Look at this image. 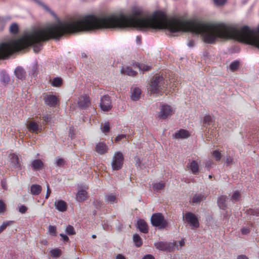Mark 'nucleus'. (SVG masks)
Here are the masks:
<instances>
[{"label": "nucleus", "instance_id": "obj_1", "mask_svg": "<svg viewBox=\"0 0 259 259\" xmlns=\"http://www.w3.org/2000/svg\"><path fill=\"white\" fill-rule=\"evenodd\" d=\"M128 27L138 28V10L133 12L130 16L124 14L111 15L103 17L87 15L81 19L60 21L24 34L20 38L33 33L37 36L31 39L30 44L14 53L33 46L34 52L41 49L40 43L50 39L59 40L63 36L82 31H89L103 28H123Z\"/></svg>", "mask_w": 259, "mask_h": 259}, {"label": "nucleus", "instance_id": "obj_2", "mask_svg": "<svg viewBox=\"0 0 259 259\" xmlns=\"http://www.w3.org/2000/svg\"><path fill=\"white\" fill-rule=\"evenodd\" d=\"M167 29L170 32H191L200 34L207 44H213L217 38H234L259 48V25L256 29L247 26L237 28L224 23H203L177 18L168 19L165 14L158 12V29Z\"/></svg>", "mask_w": 259, "mask_h": 259}, {"label": "nucleus", "instance_id": "obj_3", "mask_svg": "<svg viewBox=\"0 0 259 259\" xmlns=\"http://www.w3.org/2000/svg\"><path fill=\"white\" fill-rule=\"evenodd\" d=\"M37 36V34L36 33H33L31 35H26L22 38L1 44L0 59H5L9 56L12 55L14 53V51L19 50L28 46L30 44L31 39Z\"/></svg>", "mask_w": 259, "mask_h": 259}, {"label": "nucleus", "instance_id": "obj_4", "mask_svg": "<svg viewBox=\"0 0 259 259\" xmlns=\"http://www.w3.org/2000/svg\"><path fill=\"white\" fill-rule=\"evenodd\" d=\"M167 85V81L162 76L155 74L151 78L147 89L151 94H161Z\"/></svg>", "mask_w": 259, "mask_h": 259}, {"label": "nucleus", "instance_id": "obj_5", "mask_svg": "<svg viewBox=\"0 0 259 259\" xmlns=\"http://www.w3.org/2000/svg\"><path fill=\"white\" fill-rule=\"evenodd\" d=\"M151 222L153 226L158 227L160 229L164 228L167 225V222L161 213L153 214L151 218Z\"/></svg>", "mask_w": 259, "mask_h": 259}, {"label": "nucleus", "instance_id": "obj_6", "mask_svg": "<svg viewBox=\"0 0 259 259\" xmlns=\"http://www.w3.org/2000/svg\"><path fill=\"white\" fill-rule=\"evenodd\" d=\"M41 119L40 117H36L33 120H29L27 124V128L28 131L35 134L40 133L42 129V123L40 122Z\"/></svg>", "mask_w": 259, "mask_h": 259}, {"label": "nucleus", "instance_id": "obj_7", "mask_svg": "<svg viewBox=\"0 0 259 259\" xmlns=\"http://www.w3.org/2000/svg\"><path fill=\"white\" fill-rule=\"evenodd\" d=\"M177 242H167L159 241L154 243L155 248L159 250L166 251L168 252L173 251L177 246Z\"/></svg>", "mask_w": 259, "mask_h": 259}, {"label": "nucleus", "instance_id": "obj_8", "mask_svg": "<svg viewBox=\"0 0 259 259\" xmlns=\"http://www.w3.org/2000/svg\"><path fill=\"white\" fill-rule=\"evenodd\" d=\"M123 156L120 152L115 153L112 161V167L114 170L121 169L123 163Z\"/></svg>", "mask_w": 259, "mask_h": 259}, {"label": "nucleus", "instance_id": "obj_9", "mask_svg": "<svg viewBox=\"0 0 259 259\" xmlns=\"http://www.w3.org/2000/svg\"><path fill=\"white\" fill-rule=\"evenodd\" d=\"M186 221L192 227V228H197L199 226L198 219L196 215L192 212H187L185 215Z\"/></svg>", "mask_w": 259, "mask_h": 259}, {"label": "nucleus", "instance_id": "obj_10", "mask_svg": "<svg viewBox=\"0 0 259 259\" xmlns=\"http://www.w3.org/2000/svg\"><path fill=\"white\" fill-rule=\"evenodd\" d=\"M100 106L102 110L108 111L112 108L111 100L109 96L105 95L101 98Z\"/></svg>", "mask_w": 259, "mask_h": 259}, {"label": "nucleus", "instance_id": "obj_11", "mask_svg": "<svg viewBox=\"0 0 259 259\" xmlns=\"http://www.w3.org/2000/svg\"><path fill=\"white\" fill-rule=\"evenodd\" d=\"M174 113L172 108L167 105H163L161 107L159 117L162 119H166Z\"/></svg>", "mask_w": 259, "mask_h": 259}, {"label": "nucleus", "instance_id": "obj_12", "mask_svg": "<svg viewBox=\"0 0 259 259\" xmlns=\"http://www.w3.org/2000/svg\"><path fill=\"white\" fill-rule=\"evenodd\" d=\"M9 158L11 165L13 168L17 170H21L22 169L21 163L17 155L15 153L10 154Z\"/></svg>", "mask_w": 259, "mask_h": 259}, {"label": "nucleus", "instance_id": "obj_13", "mask_svg": "<svg viewBox=\"0 0 259 259\" xmlns=\"http://www.w3.org/2000/svg\"><path fill=\"white\" fill-rule=\"evenodd\" d=\"M77 104L81 109H86L91 105V99L87 95L82 96L79 97Z\"/></svg>", "mask_w": 259, "mask_h": 259}, {"label": "nucleus", "instance_id": "obj_14", "mask_svg": "<svg viewBox=\"0 0 259 259\" xmlns=\"http://www.w3.org/2000/svg\"><path fill=\"white\" fill-rule=\"evenodd\" d=\"M57 98L52 95H48L45 98V102L51 107H55L57 103Z\"/></svg>", "mask_w": 259, "mask_h": 259}, {"label": "nucleus", "instance_id": "obj_15", "mask_svg": "<svg viewBox=\"0 0 259 259\" xmlns=\"http://www.w3.org/2000/svg\"><path fill=\"white\" fill-rule=\"evenodd\" d=\"M108 150V148L104 142H99L95 147V151L100 154L106 153Z\"/></svg>", "mask_w": 259, "mask_h": 259}, {"label": "nucleus", "instance_id": "obj_16", "mask_svg": "<svg viewBox=\"0 0 259 259\" xmlns=\"http://www.w3.org/2000/svg\"><path fill=\"white\" fill-rule=\"evenodd\" d=\"M187 166L191 170L193 175H197L199 174V166L198 162L196 160H192L188 164Z\"/></svg>", "mask_w": 259, "mask_h": 259}, {"label": "nucleus", "instance_id": "obj_17", "mask_svg": "<svg viewBox=\"0 0 259 259\" xmlns=\"http://www.w3.org/2000/svg\"><path fill=\"white\" fill-rule=\"evenodd\" d=\"M55 206L56 208L61 212H64L67 209L66 202L62 200L56 201L55 202Z\"/></svg>", "mask_w": 259, "mask_h": 259}, {"label": "nucleus", "instance_id": "obj_18", "mask_svg": "<svg viewBox=\"0 0 259 259\" xmlns=\"http://www.w3.org/2000/svg\"><path fill=\"white\" fill-rule=\"evenodd\" d=\"M137 227L139 230L144 233H147L148 232V225L147 223L143 219H140L137 222Z\"/></svg>", "mask_w": 259, "mask_h": 259}, {"label": "nucleus", "instance_id": "obj_19", "mask_svg": "<svg viewBox=\"0 0 259 259\" xmlns=\"http://www.w3.org/2000/svg\"><path fill=\"white\" fill-rule=\"evenodd\" d=\"M190 136L189 132L184 129H181L177 131L175 134L176 139H186Z\"/></svg>", "mask_w": 259, "mask_h": 259}, {"label": "nucleus", "instance_id": "obj_20", "mask_svg": "<svg viewBox=\"0 0 259 259\" xmlns=\"http://www.w3.org/2000/svg\"><path fill=\"white\" fill-rule=\"evenodd\" d=\"M44 163L40 159H35L31 162V167L34 170H38L42 168Z\"/></svg>", "mask_w": 259, "mask_h": 259}, {"label": "nucleus", "instance_id": "obj_21", "mask_svg": "<svg viewBox=\"0 0 259 259\" xmlns=\"http://www.w3.org/2000/svg\"><path fill=\"white\" fill-rule=\"evenodd\" d=\"M228 199V197L226 196H221L218 198V204L219 207L225 210L227 208L226 201Z\"/></svg>", "mask_w": 259, "mask_h": 259}, {"label": "nucleus", "instance_id": "obj_22", "mask_svg": "<svg viewBox=\"0 0 259 259\" xmlns=\"http://www.w3.org/2000/svg\"><path fill=\"white\" fill-rule=\"evenodd\" d=\"M105 201L107 203L113 204L117 202V197L116 195L110 193L105 196Z\"/></svg>", "mask_w": 259, "mask_h": 259}, {"label": "nucleus", "instance_id": "obj_23", "mask_svg": "<svg viewBox=\"0 0 259 259\" xmlns=\"http://www.w3.org/2000/svg\"><path fill=\"white\" fill-rule=\"evenodd\" d=\"M121 73L127 75L131 76H135L137 74V72L134 71L131 67H122L121 69Z\"/></svg>", "mask_w": 259, "mask_h": 259}, {"label": "nucleus", "instance_id": "obj_24", "mask_svg": "<svg viewBox=\"0 0 259 259\" xmlns=\"http://www.w3.org/2000/svg\"><path fill=\"white\" fill-rule=\"evenodd\" d=\"M42 190V188L39 185L33 184L30 186V192L32 195H38Z\"/></svg>", "mask_w": 259, "mask_h": 259}, {"label": "nucleus", "instance_id": "obj_25", "mask_svg": "<svg viewBox=\"0 0 259 259\" xmlns=\"http://www.w3.org/2000/svg\"><path fill=\"white\" fill-rule=\"evenodd\" d=\"M15 73L16 77L20 79H23L25 78L26 72L25 70L21 67H17L15 70Z\"/></svg>", "mask_w": 259, "mask_h": 259}, {"label": "nucleus", "instance_id": "obj_26", "mask_svg": "<svg viewBox=\"0 0 259 259\" xmlns=\"http://www.w3.org/2000/svg\"><path fill=\"white\" fill-rule=\"evenodd\" d=\"M87 197V192L83 190L78 191L76 194V199L78 201H83L86 199Z\"/></svg>", "mask_w": 259, "mask_h": 259}, {"label": "nucleus", "instance_id": "obj_27", "mask_svg": "<svg viewBox=\"0 0 259 259\" xmlns=\"http://www.w3.org/2000/svg\"><path fill=\"white\" fill-rule=\"evenodd\" d=\"M141 94V90L138 88H135L132 90L131 98L134 101L138 100Z\"/></svg>", "mask_w": 259, "mask_h": 259}, {"label": "nucleus", "instance_id": "obj_28", "mask_svg": "<svg viewBox=\"0 0 259 259\" xmlns=\"http://www.w3.org/2000/svg\"><path fill=\"white\" fill-rule=\"evenodd\" d=\"M165 186V183L163 181H161L158 183H155L154 184H153V188L154 191H156L157 192H158L161 190H163Z\"/></svg>", "mask_w": 259, "mask_h": 259}, {"label": "nucleus", "instance_id": "obj_29", "mask_svg": "<svg viewBox=\"0 0 259 259\" xmlns=\"http://www.w3.org/2000/svg\"><path fill=\"white\" fill-rule=\"evenodd\" d=\"M205 199V197L204 195L201 194H196L194 195L192 199V202L193 203H200L201 201Z\"/></svg>", "mask_w": 259, "mask_h": 259}, {"label": "nucleus", "instance_id": "obj_30", "mask_svg": "<svg viewBox=\"0 0 259 259\" xmlns=\"http://www.w3.org/2000/svg\"><path fill=\"white\" fill-rule=\"evenodd\" d=\"M133 241L137 247H140L143 244V241L141 237L138 234H134L133 236Z\"/></svg>", "mask_w": 259, "mask_h": 259}, {"label": "nucleus", "instance_id": "obj_31", "mask_svg": "<svg viewBox=\"0 0 259 259\" xmlns=\"http://www.w3.org/2000/svg\"><path fill=\"white\" fill-rule=\"evenodd\" d=\"M136 67L139 68V70L143 71H149L151 69V67L150 66L143 63H136Z\"/></svg>", "mask_w": 259, "mask_h": 259}, {"label": "nucleus", "instance_id": "obj_32", "mask_svg": "<svg viewBox=\"0 0 259 259\" xmlns=\"http://www.w3.org/2000/svg\"><path fill=\"white\" fill-rule=\"evenodd\" d=\"M62 84V79L61 77H55L52 81V85L54 87H60Z\"/></svg>", "mask_w": 259, "mask_h": 259}, {"label": "nucleus", "instance_id": "obj_33", "mask_svg": "<svg viewBox=\"0 0 259 259\" xmlns=\"http://www.w3.org/2000/svg\"><path fill=\"white\" fill-rule=\"evenodd\" d=\"M18 31V25L16 23H13L10 27V32L13 34H16Z\"/></svg>", "mask_w": 259, "mask_h": 259}, {"label": "nucleus", "instance_id": "obj_34", "mask_svg": "<svg viewBox=\"0 0 259 259\" xmlns=\"http://www.w3.org/2000/svg\"><path fill=\"white\" fill-rule=\"evenodd\" d=\"M14 223L13 221H8L3 222L2 225L0 226V233L5 230L8 226L13 225Z\"/></svg>", "mask_w": 259, "mask_h": 259}, {"label": "nucleus", "instance_id": "obj_35", "mask_svg": "<svg viewBox=\"0 0 259 259\" xmlns=\"http://www.w3.org/2000/svg\"><path fill=\"white\" fill-rule=\"evenodd\" d=\"M214 122L212 117L209 115H206L204 117L203 123L207 125L211 124Z\"/></svg>", "mask_w": 259, "mask_h": 259}, {"label": "nucleus", "instance_id": "obj_36", "mask_svg": "<svg viewBox=\"0 0 259 259\" xmlns=\"http://www.w3.org/2000/svg\"><path fill=\"white\" fill-rule=\"evenodd\" d=\"M51 255L53 257H58L61 255V251L60 249L56 248L50 251Z\"/></svg>", "mask_w": 259, "mask_h": 259}, {"label": "nucleus", "instance_id": "obj_37", "mask_svg": "<svg viewBox=\"0 0 259 259\" xmlns=\"http://www.w3.org/2000/svg\"><path fill=\"white\" fill-rule=\"evenodd\" d=\"M247 213L252 215L259 216V208L249 209L247 210Z\"/></svg>", "mask_w": 259, "mask_h": 259}, {"label": "nucleus", "instance_id": "obj_38", "mask_svg": "<svg viewBox=\"0 0 259 259\" xmlns=\"http://www.w3.org/2000/svg\"><path fill=\"white\" fill-rule=\"evenodd\" d=\"M212 156L214 157L217 161H219L222 158V154L219 150H214L212 153Z\"/></svg>", "mask_w": 259, "mask_h": 259}, {"label": "nucleus", "instance_id": "obj_39", "mask_svg": "<svg viewBox=\"0 0 259 259\" xmlns=\"http://www.w3.org/2000/svg\"><path fill=\"white\" fill-rule=\"evenodd\" d=\"M65 231L66 233L69 235H72L75 234V231L74 229V228L71 225H68L67 226Z\"/></svg>", "mask_w": 259, "mask_h": 259}, {"label": "nucleus", "instance_id": "obj_40", "mask_svg": "<svg viewBox=\"0 0 259 259\" xmlns=\"http://www.w3.org/2000/svg\"><path fill=\"white\" fill-rule=\"evenodd\" d=\"M239 62L238 61H235L231 63L230 65V69L234 71L236 70L239 67Z\"/></svg>", "mask_w": 259, "mask_h": 259}, {"label": "nucleus", "instance_id": "obj_41", "mask_svg": "<svg viewBox=\"0 0 259 259\" xmlns=\"http://www.w3.org/2000/svg\"><path fill=\"white\" fill-rule=\"evenodd\" d=\"M240 196H241V195H240V192L238 191H236L234 192V193L233 194V195L231 197V200L232 201H238L239 200V199L240 198Z\"/></svg>", "mask_w": 259, "mask_h": 259}, {"label": "nucleus", "instance_id": "obj_42", "mask_svg": "<svg viewBox=\"0 0 259 259\" xmlns=\"http://www.w3.org/2000/svg\"><path fill=\"white\" fill-rule=\"evenodd\" d=\"M49 232L50 234L52 236H56V228L54 226H49V229H48Z\"/></svg>", "mask_w": 259, "mask_h": 259}, {"label": "nucleus", "instance_id": "obj_43", "mask_svg": "<svg viewBox=\"0 0 259 259\" xmlns=\"http://www.w3.org/2000/svg\"><path fill=\"white\" fill-rule=\"evenodd\" d=\"M102 132L106 133L109 132L110 127L109 122H106L103 126L101 128Z\"/></svg>", "mask_w": 259, "mask_h": 259}, {"label": "nucleus", "instance_id": "obj_44", "mask_svg": "<svg viewBox=\"0 0 259 259\" xmlns=\"http://www.w3.org/2000/svg\"><path fill=\"white\" fill-rule=\"evenodd\" d=\"M56 163L58 166H63L65 163V161L63 158H59L56 160Z\"/></svg>", "mask_w": 259, "mask_h": 259}, {"label": "nucleus", "instance_id": "obj_45", "mask_svg": "<svg viewBox=\"0 0 259 259\" xmlns=\"http://www.w3.org/2000/svg\"><path fill=\"white\" fill-rule=\"evenodd\" d=\"M6 210V205L2 200H0V213H3Z\"/></svg>", "mask_w": 259, "mask_h": 259}, {"label": "nucleus", "instance_id": "obj_46", "mask_svg": "<svg viewBox=\"0 0 259 259\" xmlns=\"http://www.w3.org/2000/svg\"><path fill=\"white\" fill-rule=\"evenodd\" d=\"M27 209L28 208L24 205H21L19 207V211L21 213H25L27 211Z\"/></svg>", "mask_w": 259, "mask_h": 259}, {"label": "nucleus", "instance_id": "obj_47", "mask_svg": "<svg viewBox=\"0 0 259 259\" xmlns=\"http://www.w3.org/2000/svg\"><path fill=\"white\" fill-rule=\"evenodd\" d=\"M214 4L217 6H222L224 5L227 0H213Z\"/></svg>", "mask_w": 259, "mask_h": 259}, {"label": "nucleus", "instance_id": "obj_48", "mask_svg": "<svg viewBox=\"0 0 259 259\" xmlns=\"http://www.w3.org/2000/svg\"><path fill=\"white\" fill-rule=\"evenodd\" d=\"M226 163L227 166H229L231 164L233 163V158L231 156H228L226 159Z\"/></svg>", "mask_w": 259, "mask_h": 259}, {"label": "nucleus", "instance_id": "obj_49", "mask_svg": "<svg viewBox=\"0 0 259 259\" xmlns=\"http://www.w3.org/2000/svg\"><path fill=\"white\" fill-rule=\"evenodd\" d=\"M241 232L242 234L246 235L250 232V229L248 228H242L241 230Z\"/></svg>", "mask_w": 259, "mask_h": 259}, {"label": "nucleus", "instance_id": "obj_50", "mask_svg": "<svg viewBox=\"0 0 259 259\" xmlns=\"http://www.w3.org/2000/svg\"><path fill=\"white\" fill-rule=\"evenodd\" d=\"M42 120H43L42 124H45L50 121V117L48 115L44 116L42 117Z\"/></svg>", "mask_w": 259, "mask_h": 259}, {"label": "nucleus", "instance_id": "obj_51", "mask_svg": "<svg viewBox=\"0 0 259 259\" xmlns=\"http://www.w3.org/2000/svg\"><path fill=\"white\" fill-rule=\"evenodd\" d=\"M51 193V190L50 188V186L49 184H47V193L46 195V199H48Z\"/></svg>", "mask_w": 259, "mask_h": 259}, {"label": "nucleus", "instance_id": "obj_52", "mask_svg": "<svg viewBox=\"0 0 259 259\" xmlns=\"http://www.w3.org/2000/svg\"><path fill=\"white\" fill-rule=\"evenodd\" d=\"M125 138H126L125 135H120L115 138V141L118 142V141H120L121 139Z\"/></svg>", "mask_w": 259, "mask_h": 259}, {"label": "nucleus", "instance_id": "obj_53", "mask_svg": "<svg viewBox=\"0 0 259 259\" xmlns=\"http://www.w3.org/2000/svg\"><path fill=\"white\" fill-rule=\"evenodd\" d=\"M94 204L96 207H101L102 205V202L100 200H96L94 202Z\"/></svg>", "mask_w": 259, "mask_h": 259}, {"label": "nucleus", "instance_id": "obj_54", "mask_svg": "<svg viewBox=\"0 0 259 259\" xmlns=\"http://www.w3.org/2000/svg\"><path fill=\"white\" fill-rule=\"evenodd\" d=\"M37 3L40 5L44 9L46 10L47 11H49V12H51V10L49 9V8L46 5H45L44 4H43L42 3L39 2V1H37Z\"/></svg>", "mask_w": 259, "mask_h": 259}, {"label": "nucleus", "instance_id": "obj_55", "mask_svg": "<svg viewBox=\"0 0 259 259\" xmlns=\"http://www.w3.org/2000/svg\"><path fill=\"white\" fill-rule=\"evenodd\" d=\"M60 236L62 237V240L64 241V242H67L69 241V238L68 237L65 235V234H60Z\"/></svg>", "mask_w": 259, "mask_h": 259}, {"label": "nucleus", "instance_id": "obj_56", "mask_svg": "<svg viewBox=\"0 0 259 259\" xmlns=\"http://www.w3.org/2000/svg\"><path fill=\"white\" fill-rule=\"evenodd\" d=\"M142 259H155L154 257L151 254H147L143 256Z\"/></svg>", "mask_w": 259, "mask_h": 259}, {"label": "nucleus", "instance_id": "obj_57", "mask_svg": "<svg viewBox=\"0 0 259 259\" xmlns=\"http://www.w3.org/2000/svg\"><path fill=\"white\" fill-rule=\"evenodd\" d=\"M135 160L136 161V164L138 165V166H140L141 164V161H140V159L139 158V157L136 156L135 157Z\"/></svg>", "mask_w": 259, "mask_h": 259}, {"label": "nucleus", "instance_id": "obj_58", "mask_svg": "<svg viewBox=\"0 0 259 259\" xmlns=\"http://www.w3.org/2000/svg\"><path fill=\"white\" fill-rule=\"evenodd\" d=\"M181 247L185 245V240L184 239L178 242Z\"/></svg>", "mask_w": 259, "mask_h": 259}, {"label": "nucleus", "instance_id": "obj_59", "mask_svg": "<svg viewBox=\"0 0 259 259\" xmlns=\"http://www.w3.org/2000/svg\"><path fill=\"white\" fill-rule=\"evenodd\" d=\"M211 164H212V162L211 161L209 160L205 163V166L207 168H209L211 167Z\"/></svg>", "mask_w": 259, "mask_h": 259}, {"label": "nucleus", "instance_id": "obj_60", "mask_svg": "<svg viewBox=\"0 0 259 259\" xmlns=\"http://www.w3.org/2000/svg\"><path fill=\"white\" fill-rule=\"evenodd\" d=\"M116 259H125V258L122 254H118L116 255Z\"/></svg>", "mask_w": 259, "mask_h": 259}, {"label": "nucleus", "instance_id": "obj_61", "mask_svg": "<svg viewBox=\"0 0 259 259\" xmlns=\"http://www.w3.org/2000/svg\"><path fill=\"white\" fill-rule=\"evenodd\" d=\"M136 41L139 44H141V36H137L136 37Z\"/></svg>", "mask_w": 259, "mask_h": 259}, {"label": "nucleus", "instance_id": "obj_62", "mask_svg": "<svg viewBox=\"0 0 259 259\" xmlns=\"http://www.w3.org/2000/svg\"><path fill=\"white\" fill-rule=\"evenodd\" d=\"M237 259H248V258L244 255H240L238 256Z\"/></svg>", "mask_w": 259, "mask_h": 259}, {"label": "nucleus", "instance_id": "obj_63", "mask_svg": "<svg viewBox=\"0 0 259 259\" xmlns=\"http://www.w3.org/2000/svg\"><path fill=\"white\" fill-rule=\"evenodd\" d=\"M188 46L190 47H192L194 46V41L192 40H190L188 43Z\"/></svg>", "mask_w": 259, "mask_h": 259}, {"label": "nucleus", "instance_id": "obj_64", "mask_svg": "<svg viewBox=\"0 0 259 259\" xmlns=\"http://www.w3.org/2000/svg\"><path fill=\"white\" fill-rule=\"evenodd\" d=\"M41 243L44 245H47L48 243V241L46 240H42Z\"/></svg>", "mask_w": 259, "mask_h": 259}]
</instances>
